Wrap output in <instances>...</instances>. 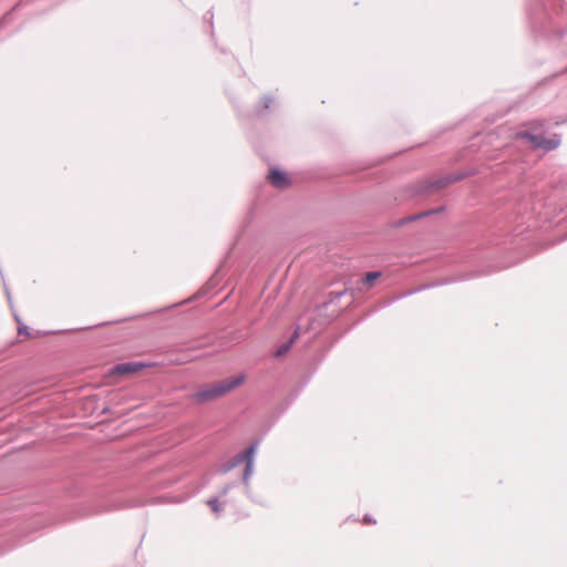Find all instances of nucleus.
I'll list each match as a JSON object with an SVG mask.
<instances>
[{"label": "nucleus", "instance_id": "nucleus-11", "mask_svg": "<svg viewBox=\"0 0 567 567\" xmlns=\"http://www.w3.org/2000/svg\"><path fill=\"white\" fill-rule=\"evenodd\" d=\"M271 103H272V97L271 96H265L262 99V104H264L265 109H269Z\"/></svg>", "mask_w": 567, "mask_h": 567}, {"label": "nucleus", "instance_id": "nucleus-9", "mask_svg": "<svg viewBox=\"0 0 567 567\" xmlns=\"http://www.w3.org/2000/svg\"><path fill=\"white\" fill-rule=\"evenodd\" d=\"M206 504L212 508V511L216 514L221 512V506L217 497L209 498Z\"/></svg>", "mask_w": 567, "mask_h": 567}, {"label": "nucleus", "instance_id": "nucleus-8", "mask_svg": "<svg viewBox=\"0 0 567 567\" xmlns=\"http://www.w3.org/2000/svg\"><path fill=\"white\" fill-rule=\"evenodd\" d=\"M299 337V332H298V329L295 331L293 336L287 341L285 342L284 344H281L277 351H276V357H281L284 355L285 353H287L291 347V344L295 342V340Z\"/></svg>", "mask_w": 567, "mask_h": 567}, {"label": "nucleus", "instance_id": "nucleus-3", "mask_svg": "<svg viewBox=\"0 0 567 567\" xmlns=\"http://www.w3.org/2000/svg\"><path fill=\"white\" fill-rule=\"evenodd\" d=\"M468 176V173H455L447 174L444 177L433 179V181H424L419 187L415 189V194H429L433 193L437 189L444 188L452 183L458 182Z\"/></svg>", "mask_w": 567, "mask_h": 567}, {"label": "nucleus", "instance_id": "nucleus-4", "mask_svg": "<svg viewBox=\"0 0 567 567\" xmlns=\"http://www.w3.org/2000/svg\"><path fill=\"white\" fill-rule=\"evenodd\" d=\"M519 137L528 141L534 148H540L544 151H553L560 145V136L558 134H554L550 137H545L542 134H534L530 132H520Z\"/></svg>", "mask_w": 567, "mask_h": 567}, {"label": "nucleus", "instance_id": "nucleus-2", "mask_svg": "<svg viewBox=\"0 0 567 567\" xmlns=\"http://www.w3.org/2000/svg\"><path fill=\"white\" fill-rule=\"evenodd\" d=\"M245 380L244 375H238L230 379H225L213 384H206L199 388L194 394L193 399L198 403H207L218 398L224 396L233 389L239 386Z\"/></svg>", "mask_w": 567, "mask_h": 567}, {"label": "nucleus", "instance_id": "nucleus-10", "mask_svg": "<svg viewBox=\"0 0 567 567\" xmlns=\"http://www.w3.org/2000/svg\"><path fill=\"white\" fill-rule=\"evenodd\" d=\"M381 276L380 271H370L365 274V277L363 278V282L365 285L372 284L374 280H377Z\"/></svg>", "mask_w": 567, "mask_h": 567}, {"label": "nucleus", "instance_id": "nucleus-7", "mask_svg": "<svg viewBox=\"0 0 567 567\" xmlns=\"http://www.w3.org/2000/svg\"><path fill=\"white\" fill-rule=\"evenodd\" d=\"M443 208H439V209H430V210H425V212H422L420 214H415V215H411V216H408V217H404L400 220H398L395 223V226L396 227H401V226H404L406 225L408 223H411V221H414V220H417L420 218H423V217H426V216H430V215H433V214H436L439 212H441Z\"/></svg>", "mask_w": 567, "mask_h": 567}, {"label": "nucleus", "instance_id": "nucleus-16", "mask_svg": "<svg viewBox=\"0 0 567 567\" xmlns=\"http://www.w3.org/2000/svg\"><path fill=\"white\" fill-rule=\"evenodd\" d=\"M7 296H8V299L10 300L11 297H10V292L9 291H7Z\"/></svg>", "mask_w": 567, "mask_h": 567}, {"label": "nucleus", "instance_id": "nucleus-15", "mask_svg": "<svg viewBox=\"0 0 567 567\" xmlns=\"http://www.w3.org/2000/svg\"><path fill=\"white\" fill-rule=\"evenodd\" d=\"M343 293H344V292H339V293H337V296H336V297H337V298H340Z\"/></svg>", "mask_w": 567, "mask_h": 567}, {"label": "nucleus", "instance_id": "nucleus-14", "mask_svg": "<svg viewBox=\"0 0 567 567\" xmlns=\"http://www.w3.org/2000/svg\"><path fill=\"white\" fill-rule=\"evenodd\" d=\"M363 522H364V523H368V524H374V523H375V520H374V519H372V517H371V516H369V515H365V516H364Z\"/></svg>", "mask_w": 567, "mask_h": 567}, {"label": "nucleus", "instance_id": "nucleus-6", "mask_svg": "<svg viewBox=\"0 0 567 567\" xmlns=\"http://www.w3.org/2000/svg\"><path fill=\"white\" fill-rule=\"evenodd\" d=\"M142 367H143L142 364H138L135 362L120 363L113 368V373H118V374L134 373V372L140 371Z\"/></svg>", "mask_w": 567, "mask_h": 567}, {"label": "nucleus", "instance_id": "nucleus-1", "mask_svg": "<svg viewBox=\"0 0 567 567\" xmlns=\"http://www.w3.org/2000/svg\"><path fill=\"white\" fill-rule=\"evenodd\" d=\"M258 443L254 442L248 449H246L244 452L238 453L233 458L224 463L218 472L221 474H226L234 470L235 467L239 466L240 464L245 463V468L243 473V484L245 486V494L248 497H251L250 495V487H249V481L254 474V455L256 452Z\"/></svg>", "mask_w": 567, "mask_h": 567}, {"label": "nucleus", "instance_id": "nucleus-13", "mask_svg": "<svg viewBox=\"0 0 567 567\" xmlns=\"http://www.w3.org/2000/svg\"><path fill=\"white\" fill-rule=\"evenodd\" d=\"M234 486H235V484H233V483H231V484L226 485V486L221 489L220 495H221V496H225V495H226V494H227V493H228V492H229Z\"/></svg>", "mask_w": 567, "mask_h": 567}, {"label": "nucleus", "instance_id": "nucleus-12", "mask_svg": "<svg viewBox=\"0 0 567 567\" xmlns=\"http://www.w3.org/2000/svg\"><path fill=\"white\" fill-rule=\"evenodd\" d=\"M18 333L19 334H25V336H29V328L27 326H22V327H19L18 328Z\"/></svg>", "mask_w": 567, "mask_h": 567}, {"label": "nucleus", "instance_id": "nucleus-5", "mask_svg": "<svg viewBox=\"0 0 567 567\" xmlns=\"http://www.w3.org/2000/svg\"><path fill=\"white\" fill-rule=\"evenodd\" d=\"M269 182L278 189H285L290 185V181L285 172L272 168L269 173Z\"/></svg>", "mask_w": 567, "mask_h": 567}]
</instances>
